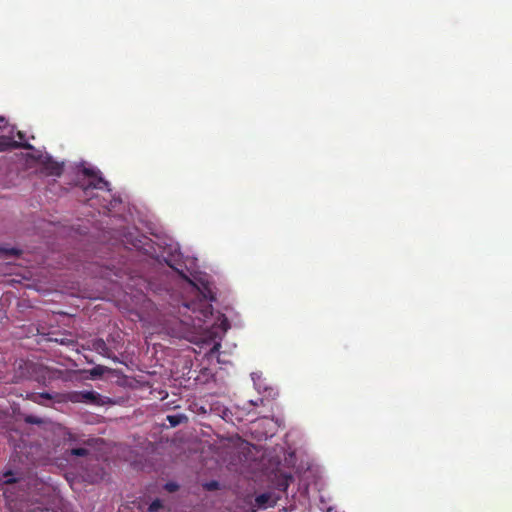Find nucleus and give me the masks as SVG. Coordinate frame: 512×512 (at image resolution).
<instances>
[{
  "mask_svg": "<svg viewBox=\"0 0 512 512\" xmlns=\"http://www.w3.org/2000/svg\"><path fill=\"white\" fill-rule=\"evenodd\" d=\"M5 122H6L5 118L3 116H0V124H3Z\"/></svg>",
  "mask_w": 512,
  "mask_h": 512,
  "instance_id": "obj_19",
  "label": "nucleus"
},
{
  "mask_svg": "<svg viewBox=\"0 0 512 512\" xmlns=\"http://www.w3.org/2000/svg\"><path fill=\"white\" fill-rule=\"evenodd\" d=\"M105 371H106V367L97 365L90 370V375L94 378L101 377Z\"/></svg>",
  "mask_w": 512,
  "mask_h": 512,
  "instance_id": "obj_13",
  "label": "nucleus"
},
{
  "mask_svg": "<svg viewBox=\"0 0 512 512\" xmlns=\"http://www.w3.org/2000/svg\"><path fill=\"white\" fill-rule=\"evenodd\" d=\"M205 487L209 491L217 490L219 488V483L217 481H210L205 484Z\"/></svg>",
  "mask_w": 512,
  "mask_h": 512,
  "instance_id": "obj_18",
  "label": "nucleus"
},
{
  "mask_svg": "<svg viewBox=\"0 0 512 512\" xmlns=\"http://www.w3.org/2000/svg\"><path fill=\"white\" fill-rule=\"evenodd\" d=\"M276 501L273 498L272 494L269 492H265L259 494L255 497V506L259 509H266L268 507H273Z\"/></svg>",
  "mask_w": 512,
  "mask_h": 512,
  "instance_id": "obj_5",
  "label": "nucleus"
},
{
  "mask_svg": "<svg viewBox=\"0 0 512 512\" xmlns=\"http://www.w3.org/2000/svg\"><path fill=\"white\" fill-rule=\"evenodd\" d=\"M82 186L86 195H89V192L93 189L111 191L110 183L101 176L100 172L93 178H90L88 182L84 183Z\"/></svg>",
  "mask_w": 512,
  "mask_h": 512,
  "instance_id": "obj_2",
  "label": "nucleus"
},
{
  "mask_svg": "<svg viewBox=\"0 0 512 512\" xmlns=\"http://www.w3.org/2000/svg\"><path fill=\"white\" fill-rule=\"evenodd\" d=\"M27 398L37 404H43V400H52L53 395L48 392H43V393H38V394L31 393L27 396Z\"/></svg>",
  "mask_w": 512,
  "mask_h": 512,
  "instance_id": "obj_7",
  "label": "nucleus"
},
{
  "mask_svg": "<svg viewBox=\"0 0 512 512\" xmlns=\"http://www.w3.org/2000/svg\"><path fill=\"white\" fill-rule=\"evenodd\" d=\"M45 170L49 175L52 176H60L63 172V166L57 162H54L52 160H49L45 164Z\"/></svg>",
  "mask_w": 512,
  "mask_h": 512,
  "instance_id": "obj_6",
  "label": "nucleus"
},
{
  "mask_svg": "<svg viewBox=\"0 0 512 512\" xmlns=\"http://www.w3.org/2000/svg\"><path fill=\"white\" fill-rule=\"evenodd\" d=\"M162 508H163V502L157 498L151 502V504L148 507V511L149 512H158Z\"/></svg>",
  "mask_w": 512,
  "mask_h": 512,
  "instance_id": "obj_12",
  "label": "nucleus"
},
{
  "mask_svg": "<svg viewBox=\"0 0 512 512\" xmlns=\"http://www.w3.org/2000/svg\"><path fill=\"white\" fill-rule=\"evenodd\" d=\"M82 403H96L99 394L94 391H81Z\"/></svg>",
  "mask_w": 512,
  "mask_h": 512,
  "instance_id": "obj_9",
  "label": "nucleus"
},
{
  "mask_svg": "<svg viewBox=\"0 0 512 512\" xmlns=\"http://www.w3.org/2000/svg\"><path fill=\"white\" fill-rule=\"evenodd\" d=\"M166 419L171 427H176L188 421V417L184 414L168 415Z\"/></svg>",
  "mask_w": 512,
  "mask_h": 512,
  "instance_id": "obj_8",
  "label": "nucleus"
},
{
  "mask_svg": "<svg viewBox=\"0 0 512 512\" xmlns=\"http://www.w3.org/2000/svg\"><path fill=\"white\" fill-rule=\"evenodd\" d=\"M18 137H19L20 139H23V138H24L23 133L19 131V132H18Z\"/></svg>",
  "mask_w": 512,
  "mask_h": 512,
  "instance_id": "obj_20",
  "label": "nucleus"
},
{
  "mask_svg": "<svg viewBox=\"0 0 512 512\" xmlns=\"http://www.w3.org/2000/svg\"><path fill=\"white\" fill-rule=\"evenodd\" d=\"M92 349L96 351L98 354L102 355L103 357L110 358L115 360L116 357L114 356L112 350L107 346L106 342L101 339H95L92 341Z\"/></svg>",
  "mask_w": 512,
  "mask_h": 512,
  "instance_id": "obj_3",
  "label": "nucleus"
},
{
  "mask_svg": "<svg viewBox=\"0 0 512 512\" xmlns=\"http://www.w3.org/2000/svg\"><path fill=\"white\" fill-rule=\"evenodd\" d=\"M12 148H24V149H32L33 146L29 143H19L16 141H12L9 137L0 136V152L7 151Z\"/></svg>",
  "mask_w": 512,
  "mask_h": 512,
  "instance_id": "obj_4",
  "label": "nucleus"
},
{
  "mask_svg": "<svg viewBox=\"0 0 512 512\" xmlns=\"http://www.w3.org/2000/svg\"><path fill=\"white\" fill-rule=\"evenodd\" d=\"M250 404L251 405H257V403L253 402V401H250Z\"/></svg>",
  "mask_w": 512,
  "mask_h": 512,
  "instance_id": "obj_21",
  "label": "nucleus"
},
{
  "mask_svg": "<svg viewBox=\"0 0 512 512\" xmlns=\"http://www.w3.org/2000/svg\"><path fill=\"white\" fill-rule=\"evenodd\" d=\"M164 489L170 493H173L179 489V485L176 482H167L164 485Z\"/></svg>",
  "mask_w": 512,
  "mask_h": 512,
  "instance_id": "obj_16",
  "label": "nucleus"
},
{
  "mask_svg": "<svg viewBox=\"0 0 512 512\" xmlns=\"http://www.w3.org/2000/svg\"><path fill=\"white\" fill-rule=\"evenodd\" d=\"M24 421L28 424L41 425L44 423V420L35 415H26Z\"/></svg>",
  "mask_w": 512,
  "mask_h": 512,
  "instance_id": "obj_11",
  "label": "nucleus"
},
{
  "mask_svg": "<svg viewBox=\"0 0 512 512\" xmlns=\"http://www.w3.org/2000/svg\"><path fill=\"white\" fill-rule=\"evenodd\" d=\"M66 400L72 403H82L81 391L69 392L66 395Z\"/></svg>",
  "mask_w": 512,
  "mask_h": 512,
  "instance_id": "obj_10",
  "label": "nucleus"
},
{
  "mask_svg": "<svg viewBox=\"0 0 512 512\" xmlns=\"http://www.w3.org/2000/svg\"><path fill=\"white\" fill-rule=\"evenodd\" d=\"M213 299V296H211L210 299L208 300L204 294L198 293V297L196 300L184 303V308L190 310L193 316H189V319L187 320H179L178 318H174L172 320L174 327L170 328L169 333L173 337H185L186 334L190 332L191 327L195 326V319H197L200 322H204L207 318H209L212 315L213 307L210 301H212Z\"/></svg>",
  "mask_w": 512,
  "mask_h": 512,
  "instance_id": "obj_1",
  "label": "nucleus"
},
{
  "mask_svg": "<svg viewBox=\"0 0 512 512\" xmlns=\"http://www.w3.org/2000/svg\"><path fill=\"white\" fill-rule=\"evenodd\" d=\"M82 172H83V174H84L85 176H87L89 179H90V178H93L96 174H98V173H99V171H95V170H94V169H92V168H84Z\"/></svg>",
  "mask_w": 512,
  "mask_h": 512,
  "instance_id": "obj_17",
  "label": "nucleus"
},
{
  "mask_svg": "<svg viewBox=\"0 0 512 512\" xmlns=\"http://www.w3.org/2000/svg\"><path fill=\"white\" fill-rule=\"evenodd\" d=\"M89 453V451L86 449V448H73L69 451V454L72 455V456H77V457H85L87 456Z\"/></svg>",
  "mask_w": 512,
  "mask_h": 512,
  "instance_id": "obj_14",
  "label": "nucleus"
},
{
  "mask_svg": "<svg viewBox=\"0 0 512 512\" xmlns=\"http://www.w3.org/2000/svg\"><path fill=\"white\" fill-rule=\"evenodd\" d=\"M2 481L4 484H13L16 483L17 479L14 477L13 472L8 471L3 474Z\"/></svg>",
  "mask_w": 512,
  "mask_h": 512,
  "instance_id": "obj_15",
  "label": "nucleus"
}]
</instances>
